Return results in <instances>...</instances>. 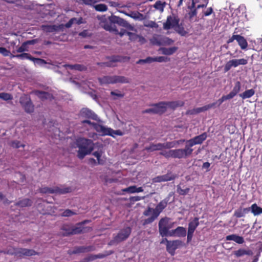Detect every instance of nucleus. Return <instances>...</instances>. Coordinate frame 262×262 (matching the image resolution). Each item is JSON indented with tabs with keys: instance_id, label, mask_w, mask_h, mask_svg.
I'll return each instance as SVG.
<instances>
[{
	"instance_id": "dca6fc26",
	"label": "nucleus",
	"mask_w": 262,
	"mask_h": 262,
	"mask_svg": "<svg viewBox=\"0 0 262 262\" xmlns=\"http://www.w3.org/2000/svg\"><path fill=\"white\" fill-rule=\"evenodd\" d=\"M96 128L99 131H101V136L109 135L114 137V135L122 136L123 133L120 130H114L111 128L106 127L104 126L95 125Z\"/></svg>"
},
{
	"instance_id": "39448f33",
	"label": "nucleus",
	"mask_w": 262,
	"mask_h": 262,
	"mask_svg": "<svg viewBox=\"0 0 262 262\" xmlns=\"http://www.w3.org/2000/svg\"><path fill=\"white\" fill-rule=\"evenodd\" d=\"M74 23L79 25L80 24L84 23V21H83L82 17H80L78 20L75 17H73L66 25L61 24L59 25L52 26L42 25L41 28L43 31L47 33L56 32L60 31H62L64 27L67 28H70L72 25Z\"/></svg>"
},
{
	"instance_id": "4468645a",
	"label": "nucleus",
	"mask_w": 262,
	"mask_h": 262,
	"mask_svg": "<svg viewBox=\"0 0 262 262\" xmlns=\"http://www.w3.org/2000/svg\"><path fill=\"white\" fill-rule=\"evenodd\" d=\"M95 247L94 246H75L73 248V250H69L68 252L70 255L77 254L80 253H87L93 251L95 250Z\"/></svg>"
},
{
	"instance_id": "de8ad7c7",
	"label": "nucleus",
	"mask_w": 262,
	"mask_h": 262,
	"mask_svg": "<svg viewBox=\"0 0 262 262\" xmlns=\"http://www.w3.org/2000/svg\"><path fill=\"white\" fill-rule=\"evenodd\" d=\"M153 62V57H148L145 59H140L137 61V64H144L146 63H151Z\"/></svg>"
},
{
	"instance_id": "8fccbe9b",
	"label": "nucleus",
	"mask_w": 262,
	"mask_h": 262,
	"mask_svg": "<svg viewBox=\"0 0 262 262\" xmlns=\"http://www.w3.org/2000/svg\"><path fill=\"white\" fill-rule=\"evenodd\" d=\"M75 214H76V212L72 211L70 209H66L62 213L61 215L62 216L69 217Z\"/></svg>"
},
{
	"instance_id": "cd10ccee",
	"label": "nucleus",
	"mask_w": 262,
	"mask_h": 262,
	"mask_svg": "<svg viewBox=\"0 0 262 262\" xmlns=\"http://www.w3.org/2000/svg\"><path fill=\"white\" fill-rule=\"evenodd\" d=\"M227 241H233L237 244H241L244 243V239L243 237L236 234H231L226 237Z\"/></svg>"
},
{
	"instance_id": "5fc2aeb1",
	"label": "nucleus",
	"mask_w": 262,
	"mask_h": 262,
	"mask_svg": "<svg viewBox=\"0 0 262 262\" xmlns=\"http://www.w3.org/2000/svg\"><path fill=\"white\" fill-rule=\"evenodd\" d=\"M231 98L229 97L228 95L223 96L221 99H219L216 102L217 104L216 106H219L224 101L230 99Z\"/></svg>"
},
{
	"instance_id": "c756f323",
	"label": "nucleus",
	"mask_w": 262,
	"mask_h": 262,
	"mask_svg": "<svg viewBox=\"0 0 262 262\" xmlns=\"http://www.w3.org/2000/svg\"><path fill=\"white\" fill-rule=\"evenodd\" d=\"M178 48L176 47H173L169 48H160L159 50L162 52V53L166 55H171L175 53Z\"/></svg>"
},
{
	"instance_id": "864d4df0",
	"label": "nucleus",
	"mask_w": 262,
	"mask_h": 262,
	"mask_svg": "<svg viewBox=\"0 0 262 262\" xmlns=\"http://www.w3.org/2000/svg\"><path fill=\"white\" fill-rule=\"evenodd\" d=\"M150 41L154 45L161 46V39H159L156 36L152 37V38L150 39Z\"/></svg>"
},
{
	"instance_id": "4be33fe9",
	"label": "nucleus",
	"mask_w": 262,
	"mask_h": 262,
	"mask_svg": "<svg viewBox=\"0 0 262 262\" xmlns=\"http://www.w3.org/2000/svg\"><path fill=\"white\" fill-rule=\"evenodd\" d=\"M164 104L163 106L165 108V112L167 111V107L174 110L176 108L179 106H183L184 105V102L182 101H162Z\"/></svg>"
},
{
	"instance_id": "4d7b16f0",
	"label": "nucleus",
	"mask_w": 262,
	"mask_h": 262,
	"mask_svg": "<svg viewBox=\"0 0 262 262\" xmlns=\"http://www.w3.org/2000/svg\"><path fill=\"white\" fill-rule=\"evenodd\" d=\"M28 51V48H27V45L26 42H24L21 46L18 48L17 50V52L18 53H21L24 51Z\"/></svg>"
},
{
	"instance_id": "ddd939ff",
	"label": "nucleus",
	"mask_w": 262,
	"mask_h": 262,
	"mask_svg": "<svg viewBox=\"0 0 262 262\" xmlns=\"http://www.w3.org/2000/svg\"><path fill=\"white\" fill-rule=\"evenodd\" d=\"M131 232L132 228L129 227L121 229L111 243H119L126 239L129 237Z\"/></svg>"
},
{
	"instance_id": "f03ea898",
	"label": "nucleus",
	"mask_w": 262,
	"mask_h": 262,
	"mask_svg": "<svg viewBox=\"0 0 262 262\" xmlns=\"http://www.w3.org/2000/svg\"><path fill=\"white\" fill-rule=\"evenodd\" d=\"M75 144L78 148L77 156L80 159H83L85 156L90 155L94 148L93 141L84 138L77 139Z\"/></svg>"
},
{
	"instance_id": "bf43d9fd",
	"label": "nucleus",
	"mask_w": 262,
	"mask_h": 262,
	"mask_svg": "<svg viewBox=\"0 0 262 262\" xmlns=\"http://www.w3.org/2000/svg\"><path fill=\"white\" fill-rule=\"evenodd\" d=\"M127 34L129 36L130 41H135L139 37V35L130 32H127Z\"/></svg>"
},
{
	"instance_id": "ea45409f",
	"label": "nucleus",
	"mask_w": 262,
	"mask_h": 262,
	"mask_svg": "<svg viewBox=\"0 0 262 262\" xmlns=\"http://www.w3.org/2000/svg\"><path fill=\"white\" fill-rule=\"evenodd\" d=\"M176 236L184 237L186 235V230L183 227H178L176 229Z\"/></svg>"
},
{
	"instance_id": "e433bc0d",
	"label": "nucleus",
	"mask_w": 262,
	"mask_h": 262,
	"mask_svg": "<svg viewBox=\"0 0 262 262\" xmlns=\"http://www.w3.org/2000/svg\"><path fill=\"white\" fill-rule=\"evenodd\" d=\"M75 2L79 3V4H84L85 5L88 6H92L94 7V5L97 3V1L96 0H74Z\"/></svg>"
},
{
	"instance_id": "6e6552de",
	"label": "nucleus",
	"mask_w": 262,
	"mask_h": 262,
	"mask_svg": "<svg viewBox=\"0 0 262 262\" xmlns=\"http://www.w3.org/2000/svg\"><path fill=\"white\" fill-rule=\"evenodd\" d=\"M175 222H171L170 219L167 217H164L160 219L159 222V232L161 236L165 235V233L170 229L173 228Z\"/></svg>"
},
{
	"instance_id": "393cba45",
	"label": "nucleus",
	"mask_w": 262,
	"mask_h": 262,
	"mask_svg": "<svg viewBox=\"0 0 262 262\" xmlns=\"http://www.w3.org/2000/svg\"><path fill=\"white\" fill-rule=\"evenodd\" d=\"M167 205V201L166 199L161 201L154 209V213L158 216Z\"/></svg>"
},
{
	"instance_id": "e2e57ef3",
	"label": "nucleus",
	"mask_w": 262,
	"mask_h": 262,
	"mask_svg": "<svg viewBox=\"0 0 262 262\" xmlns=\"http://www.w3.org/2000/svg\"><path fill=\"white\" fill-rule=\"evenodd\" d=\"M176 229L172 230H168L167 231V233H165V235H162L161 236L164 237V236H176V232L175 231Z\"/></svg>"
},
{
	"instance_id": "a18cd8bd",
	"label": "nucleus",
	"mask_w": 262,
	"mask_h": 262,
	"mask_svg": "<svg viewBox=\"0 0 262 262\" xmlns=\"http://www.w3.org/2000/svg\"><path fill=\"white\" fill-rule=\"evenodd\" d=\"M162 144L163 149H169V148L175 147L176 146V142H174V141L167 142L162 143Z\"/></svg>"
},
{
	"instance_id": "72a5a7b5",
	"label": "nucleus",
	"mask_w": 262,
	"mask_h": 262,
	"mask_svg": "<svg viewBox=\"0 0 262 262\" xmlns=\"http://www.w3.org/2000/svg\"><path fill=\"white\" fill-rule=\"evenodd\" d=\"M130 57L127 56H112L111 57V63L116 62H124L126 61H129Z\"/></svg>"
},
{
	"instance_id": "f8f14e48",
	"label": "nucleus",
	"mask_w": 262,
	"mask_h": 262,
	"mask_svg": "<svg viewBox=\"0 0 262 262\" xmlns=\"http://www.w3.org/2000/svg\"><path fill=\"white\" fill-rule=\"evenodd\" d=\"M72 191V188L70 187L60 188L56 187L54 188H51L47 187L42 188L40 189V192L43 193H58L65 194Z\"/></svg>"
},
{
	"instance_id": "5701e85b",
	"label": "nucleus",
	"mask_w": 262,
	"mask_h": 262,
	"mask_svg": "<svg viewBox=\"0 0 262 262\" xmlns=\"http://www.w3.org/2000/svg\"><path fill=\"white\" fill-rule=\"evenodd\" d=\"M34 93L42 101L46 100L51 101L54 99L53 95L47 92L37 90L35 91Z\"/></svg>"
},
{
	"instance_id": "7ed1b4c3",
	"label": "nucleus",
	"mask_w": 262,
	"mask_h": 262,
	"mask_svg": "<svg viewBox=\"0 0 262 262\" xmlns=\"http://www.w3.org/2000/svg\"><path fill=\"white\" fill-rule=\"evenodd\" d=\"M88 222H89V220H85L76 224L75 226L64 225L61 229L62 231V236H69L71 235L90 232L92 230L91 227L84 226V224Z\"/></svg>"
},
{
	"instance_id": "c9c22d12",
	"label": "nucleus",
	"mask_w": 262,
	"mask_h": 262,
	"mask_svg": "<svg viewBox=\"0 0 262 262\" xmlns=\"http://www.w3.org/2000/svg\"><path fill=\"white\" fill-rule=\"evenodd\" d=\"M216 104H217V102H214V103L207 104L206 105H205V106L201 107H198V108H196L198 113L199 114L201 112L206 111L211 108L215 107H216Z\"/></svg>"
},
{
	"instance_id": "2eb2a0df",
	"label": "nucleus",
	"mask_w": 262,
	"mask_h": 262,
	"mask_svg": "<svg viewBox=\"0 0 262 262\" xmlns=\"http://www.w3.org/2000/svg\"><path fill=\"white\" fill-rule=\"evenodd\" d=\"M177 178L176 174L173 173L171 171H168L166 174L157 176L152 179L153 183H161L167 181H172Z\"/></svg>"
},
{
	"instance_id": "b1692460",
	"label": "nucleus",
	"mask_w": 262,
	"mask_h": 262,
	"mask_svg": "<svg viewBox=\"0 0 262 262\" xmlns=\"http://www.w3.org/2000/svg\"><path fill=\"white\" fill-rule=\"evenodd\" d=\"M114 252L113 251H105L104 253L99 254L97 255H90L89 256L86 257L89 261L94 260L97 258H104L112 254H113Z\"/></svg>"
},
{
	"instance_id": "a19ab883",
	"label": "nucleus",
	"mask_w": 262,
	"mask_h": 262,
	"mask_svg": "<svg viewBox=\"0 0 262 262\" xmlns=\"http://www.w3.org/2000/svg\"><path fill=\"white\" fill-rule=\"evenodd\" d=\"M166 3L162 2L161 1H158L156 2L154 5V7L157 9L159 10L161 12L163 11L164 8L165 7Z\"/></svg>"
},
{
	"instance_id": "603ef678",
	"label": "nucleus",
	"mask_w": 262,
	"mask_h": 262,
	"mask_svg": "<svg viewBox=\"0 0 262 262\" xmlns=\"http://www.w3.org/2000/svg\"><path fill=\"white\" fill-rule=\"evenodd\" d=\"M189 191V188H187L185 189H182L180 186H178L177 187V192L179 193L180 195H185L187 194Z\"/></svg>"
},
{
	"instance_id": "f3484780",
	"label": "nucleus",
	"mask_w": 262,
	"mask_h": 262,
	"mask_svg": "<svg viewBox=\"0 0 262 262\" xmlns=\"http://www.w3.org/2000/svg\"><path fill=\"white\" fill-rule=\"evenodd\" d=\"M247 63V60L245 59H232L227 62L225 66V72L228 71L232 67H236L238 65H245Z\"/></svg>"
},
{
	"instance_id": "4c0bfd02",
	"label": "nucleus",
	"mask_w": 262,
	"mask_h": 262,
	"mask_svg": "<svg viewBox=\"0 0 262 262\" xmlns=\"http://www.w3.org/2000/svg\"><path fill=\"white\" fill-rule=\"evenodd\" d=\"M255 93V91L253 89L246 91L244 93L240 94L239 96L243 99L249 98L252 97Z\"/></svg>"
},
{
	"instance_id": "3c124183",
	"label": "nucleus",
	"mask_w": 262,
	"mask_h": 262,
	"mask_svg": "<svg viewBox=\"0 0 262 262\" xmlns=\"http://www.w3.org/2000/svg\"><path fill=\"white\" fill-rule=\"evenodd\" d=\"M82 123H88L90 125H91L97 132L99 133L100 134H101V131H99V130H98L96 128V126L95 125H98V126H102V125H100V124H97V123H94V122H91L90 121L88 120H84L82 122Z\"/></svg>"
},
{
	"instance_id": "1a4fd4ad",
	"label": "nucleus",
	"mask_w": 262,
	"mask_h": 262,
	"mask_svg": "<svg viewBox=\"0 0 262 262\" xmlns=\"http://www.w3.org/2000/svg\"><path fill=\"white\" fill-rule=\"evenodd\" d=\"M160 155L164 156L166 158L172 157L173 158L182 159L188 157L184 148L164 151L161 152Z\"/></svg>"
},
{
	"instance_id": "aec40b11",
	"label": "nucleus",
	"mask_w": 262,
	"mask_h": 262,
	"mask_svg": "<svg viewBox=\"0 0 262 262\" xmlns=\"http://www.w3.org/2000/svg\"><path fill=\"white\" fill-rule=\"evenodd\" d=\"M16 255L19 256H31L35 255H39V253L33 249L26 248L18 249L15 252Z\"/></svg>"
},
{
	"instance_id": "79ce46f5",
	"label": "nucleus",
	"mask_w": 262,
	"mask_h": 262,
	"mask_svg": "<svg viewBox=\"0 0 262 262\" xmlns=\"http://www.w3.org/2000/svg\"><path fill=\"white\" fill-rule=\"evenodd\" d=\"M161 45L162 46L171 45L174 42V40L167 37L161 38Z\"/></svg>"
},
{
	"instance_id": "2f4dec72",
	"label": "nucleus",
	"mask_w": 262,
	"mask_h": 262,
	"mask_svg": "<svg viewBox=\"0 0 262 262\" xmlns=\"http://www.w3.org/2000/svg\"><path fill=\"white\" fill-rule=\"evenodd\" d=\"M234 255L237 257L242 256L244 255H252L253 252L250 250H246L244 249H240L234 252Z\"/></svg>"
},
{
	"instance_id": "0eeeda50",
	"label": "nucleus",
	"mask_w": 262,
	"mask_h": 262,
	"mask_svg": "<svg viewBox=\"0 0 262 262\" xmlns=\"http://www.w3.org/2000/svg\"><path fill=\"white\" fill-rule=\"evenodd\" d=\"M207 138L206 133H204L199 136H196L192 139L186 141V144L184 150L188 157H190L193 149L191 148L193 145L198 144H201Z\"/></svg>"
},
{
	"instance_id": "052dcab7",
	"label": "nucleus",
	"mask_w": 262,
	"mask_h": 262,
	"mask_svg": "<svg viewBox=\"0 0 262 262\" xmlns=\"http://www.w3.org/2000/svg\"><path fill=\"white\" fill-rule=\"evenodd\" d=\"M0 53L4 56H8L10 55V52L4 47H0Z\"/></svg>"
},
{
	"instance_id": "58836bf2",
	"label": "nucleus",
	"mask_w": 262,
	"mask_h": 262,
	"mask_svg": "<svg viewBox=\"0 0 262 262\" xmlns=\"http://www.w3.org/2000/svg\"><path fill=\"white\" fill-rule=\"evenodd\" d=\"M251 210L254 215H257L262 213V208L258 207L256 204L251 206Z\"/></svg>"
},
{
	"instance_id": "37998d69",
	"label": "nucleus",
	"mask_w": 262,
	"mask_h": 262,
	"mask_svg": "<svg viewBox=\"0 0 262 262\" xmlns=\"http://www.w3.org/2000/svg\"><path fill=\"white\" fill-rule=\"evenodd\" d=\"M93 7L96 11L100 12H104L107 10V7L106 5L103 4H100L98 5L95 4Z\"/></svg>"
},
{
	"instance_id": "20e7f679",
	"label": "nucleus",
	"mask_w": 262,
	"mask_h": 262,
	"mask_svg": "<svg viewBox=\"0 0 262 262\" xmlns=\"http://www.w3.org/2000/svg\"><path fill=\"white\" fill-rule=\"evenodd\" d=\"M163 27L166 30L173 28L181 36H185L188 33V29L186 26L184 20L179 24V20L176 19V17H168L166 22L163 24Z\"/></svg>"
},
{
	"instance_id": "473e14b6",
	"label": "nucleus",
	"mask_w": 262,
	"mask_h": 262,
	"mask_svg": "<svg viewBox=\"0 0 262 262\" xmlns=\"http://www.w3.org/2000/svg\"><path fill=\"white\" fill-rule=\"evenodd\" d=\"M241 87V82L239 81L236 82L233 90L229 94H228L231 99L233 98L239 92Z\"/></svg>"
},
{
	"instance_id": "6ab92c4d",
	"label": "nucleus",
	"mask_w": 262,
	"mask_h": 262,
	"mask_svg": "<svg viewBox=\"0 0 262 262\" xmlns=\"http://www.w3.org/2000/svg\"><path fill=\"white\" fill-rule=\"evenodd\" d=\"M80 114H81V116H82L83 117L92 119L93 120L98 121L99 122H102L98 117L97 115H96L91 110H90L87 108H83L80 111Z\"/></svg>"
},
{
	"instance_id": "69168bd1",
	"label": "nucleus",
	"mask_w": 262,
	"mask_h": 262,
	"mask_svg": "<svg viewBox=\"0 0 262 262\" xmlns=\"http://www.w3.org/2000/svg\"><path fill=\"white\" fill-rule=\"evenodd\" d=\"M11 146L13 147L16 148H18L20 147V146H23V147L24 146V145L23 144H20V142L17 141H13L11 143Z\"/></svg>"
},
{
	"instance_id": "7c9ffc66",
	"label": "nucleus",
	"mask_w": 262,
	"mask_h": 262,
	"mask_svg": "<svg viewBox=\"0 0 262 262\" xmlns=\"http://www.w3.org/2000/svg\"><path fill=\"white\" fill-rule=\"evenodd\" d=\"M64 66L69 68L71 70H75L78 71H85L87 70L86 67L80 64H65Z\"/></svg>"
},
{
	"instance_id": "c85d7f7f",
	"label": "nucleus",
	"mask_w": 262,
	"mask_h": 262,
	"mask_svg": "<svg viewBox=\"0 0 262 262\" xmlns=\"http://www.w3.org/2000/svg\"><path fill=\"white\" fill-rule=\"evenodd\" d=\"M199 218L195 217L194 220L191 221L188 225V232L193 233L196 228L199 226Z\"/></svg>"
},
{
	"instance_id": "49530a36",
	"label": "nucleus",
	"mask_w": 262,
	"mask_h": 262,
	"mask_svg": "<svg viewBox=\"0 0 262 262\" xmlns=\"http://www.w3.org/2000/svg\"><path fill=\"white\" fill-rule=\"evenodd\" d=\"M158 216L156 215L154 213L153 214H152V215L147 219H145L144 221V222L143 223V225H147V224H150L152 222H153Z\"/></svg>"
},
{
	"instance_id": "9d476101",
	"label": "nucleus",
	"mask_w": 262,
	"mask_h": 262,
	"mask_svg": "<svg viewBox=\"0 0 262 262\" xmlns=\"http://www.w3.org/2000/svg\"><path fill=\"white\" fill-rule=\"evenodd\" d=\"M19 103L26 113H31L34 112V106L30 97L25 95L21 96L19 99Z\"/></svg>"
},
{
	"instance_id": "a878e982",
	"label": "nucleus",
	"mask_w": 262,
	"mask_h": 262,
	"mask_svg": "<svg viewBox=\"0 0 262 262\" xmlns=\"http://www.w3.org/2000/svg\"><path fill=\"white\" fill-rule=\"evenodd\" d=\"M32 201L31 200L29 199L25 198L23 199L22 200H19L18 202H17L15 205L16 206H18L19 207H30L32 204Z\"/></svg>"
},
{
	"instance_id": "bb28decb",
	"label": "nucleus",
	"mask_w": 262,
	"mask_h": 262,
	"mask_svg": "<svg viewBox=\"0 0 262 262\" xmlns=\"http://www.w3.org/2000/svg\"><path fill=\"white\" fill-rule=\"evenodd\" d=\"M162 144L161 143L157 144L151 143L149 146L145 147L144 149V150L148 152H153L156 150H162Z\"/></svg>"
},
{
	"instance_id": "412c9836",
	"label": "nucleus",
	"mask_w": 262,
	"mask_h": 262,
	"mask_svg": "<svg viewBox=\"0 0 262 262\" xmlns=\"http://www.w3.org/2000/svg\"><path fill=\"white\" fill-rule=\"evenodd\" d=\"M12 57H17V58H20V59L27 58V59H30L31 60H32L33 61H36L38 63H40V64H41V63H46V61L45 60L42 59H40V58H34V57H32L29 53H22V54H17V55H12Z\"/></svg>"
},
{
	"instance_id": "09e8293b",
	"label": "nucleus",
	"mask_w": 262,
	"mask_h": 262,
	"mask_svg": "<svg viewBox=\"0 0 262 262\" xmlns=\"http://www.w3.org/2000/svg\"><path fill=\"white\" fill-rule=\"evenodd\" d=\"M0 98L4 100H9L12 99V96L8 93H0Z\"/></svg>"
},
{
	"instance_id": "c03bdc74",
	"label": "nucleus",
	"mask_w": 262,
	"mask_h": 262,
	"mask_svg": "<svg viewBox=\"0 0 262 262\" xmlns=\"http://www.w3.org/2000/svg\"><path fill=\"white\" fill-rule=\"evenodd\" d=\"M170 61V58L165 56L153 57V62H166Z\"/></svg>"
},
{
	"instance_id": "f257e3e1",
	"label": "nucleus",
	"mask_w": 262,
	"mask_h": 262,
	"mask_svg": "<svg viewBox=\"0 0 262 262\" xmlns=\"http://www.w3.org/2000/svg\"><path fill=\"white\" fill-rule=\"evenodd\" d=\"M100 20V26L105 30L113 32L116 34H118L122 37L127 31L124 29H120V31L117 29V26H122L131 31H136L134 27L129 25L126 21L120 17H98Z\"/></svg>"
},
{
	"instance_id": "680f3d73",
	"label": "nucleus",
	"mask_w": 262,
	"mask_h": 262,
	"mask_svg": "<svg viewBox=\"0 0 262 262\" xmlns=\"http://www.w3.org/2000/svg\"><path fill=\"white\" fill-rule=\"evenodd\" d=\"M234 215L236 217H241L244 216V212L242 211V208H239L235 211Z\"/></svg>"
},
{
	"instance_id": "338daca9",
	"label": "nucleus",
	"mask_w": 262,
	"mask_h": 262,
	"mask_svg": "<svg viewBox=\"0 0 262 262\" xmlns=\"http://www.w3.org/2000/svg\"><path fill=\"white\" fill-rule=\"evenodd\" d=\"M111 95L112 96H117L118 97H119V98H123L124 97V94L120 93V92L119 91H118V90H117L115 92V91H112L111 92Z\"/></svg>"
},
{
	"instance_id": "6e6d98bb",
	"label": "nucleus",
	"mask_w": 262,
	"mask_h": 262,
	"mask_svg": "<svg viewBox=\"0 0 262 262\" xmlns=\"http://www.w3.org/2000/svg\"><path fill=\"white\" fill-rule=\"evenodd\" d=\"M103 152L102 150H100V151H97L93 153V155L97 158L98 160V163L99 164H101V161H100V157H101L102 155L103 154Z\"/></svg>"
},
{
	"instance_id": "13d9d810",
	"label": "nucleus",
	"mask_w": 262,
	"mask_h": 262,
	"mask_svg": "<svg viewBox=\"0 0 262 262\" xmlns=\"http://www.w3.org/2000/svg\"><path fill=\"white\" fill-rule=\"evenodd\" d=\"M124 192H127L129 193H134L136 192V186H131L127 188H126L122 190Z\"/></svg>"
},
{
	"instance_id": "f704fd0d",
	"label": "nucleus",
	"mask_w": 262,
	"mask_h": 262,
	"mask_svg": "<svg viewBox=\"0 0 262 262\" xmlns=\"http://www.w3.org/2000/svg\"><path fill=\"white\" fill-rule=\"evenodd\" d=\"M236 40L242 49H245L247 48L248 43L244 37L239 35H237Z\"/></svg>"
},
{
	"instance_id": "9b49d317",
	"label": "nucleus",
	"mask_w": 262,
	"mask_h": 262,
	"mask_svg": "<svg viewBox=\"0 0 262 262\" xmlns=\"http://www.w3.org/2000/svg\"><path fill=\"white\" fill-rule=\"evenodd\" d=\"M163 103L161 102H160L157 103H153L150 105V106H152L151 108L146 109L142 111V114H159L161 115L165 112V108L163 105Z\"/></svg>"
},
{
	"instance_id": "774afa93",
	"label": "nucleus",
	"mask_w": 262,
	"mask_h": 262,
	"mask_svg": "<svg viewBox=\"0 0 262 262\" xmlns=\"http://www.w3.org/2000/svg\"><path fill=\"white\" fill-rule=\"evenodd\" d=\"M144 198H145L144 196L141 197V196H132L129 198V200L131 202L134 203L135 202L139 201L142 199H144Z\"/></svg>"
},
{
	"instance_id": "a211bd4d",
	"label": "nucleus",
	"mask_w": 262,
	"mask_h": 262,
	"mask_svg": "<svg viewBox=\"0 0 262 262\" xmlns=\"http://www.w3.org/2000/svg\"><path fill=\"white\" fill-rule=\"evenodd\" d=\"M182 244V242L180 240L169 241L168 244H166V250L171 255H173L175 250Z\"/></svg>"
},
{
	"instance_id": "423d86ee",
	"label": "nucleus",
	"mask_w": 262,
	"mask_h": 262,
	"mask_svg": "<svg viewBox=\"0 0 262 262\" xmlns=\"http://www.w3.org/2000/svg\"><path fill=\"white\" fill-rule=\"evenodd\" d=\"M98 81L101 85L115 84L117 83H127L129 82V79L123 76H104L102 77L98 78Z\"/></svg>"
},
{
	"instance_id": "0e129e2a",
	"label": "nucleus",
	"mask_w": 262,
	"mask_h": 262,
	"mask_svg": "<svg viewBox=\"0 0 262 262\" xmlns=\"http://www.w3.org/2000/svg\"><path fill=\"white\" fill-rule=\"evenodd\" d=\"M154 213V209L151 208L150 207H148L147 209L145 210L143 212V214L145 216H148L150 214V213H152L153 214Z\"/></svg>"
}]
</instances>
